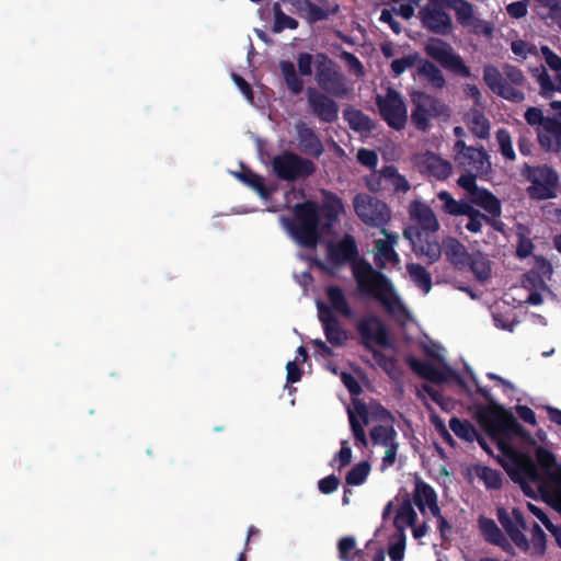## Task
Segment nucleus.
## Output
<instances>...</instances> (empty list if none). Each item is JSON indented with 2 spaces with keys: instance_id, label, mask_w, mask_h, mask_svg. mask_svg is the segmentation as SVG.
<instances>
[{
  "instance_id": "1",
  "label": "nucleus",
  "mask_w": 561,
  "mask_h": 561,
  "mask_svg": "<svg viewBox=\"0 0 561 561\" xmlns=\"http://www.w3.org/2000/svg\"><path fill=\"white\" fill-rule=\"evenodd\" d=\"M343 210L336 196L327 197L322 204L313 201L298 203L293 209V219L287 228L293 239L305 249H314L323 236L330 234Z\"/></svg>"
},
{
  "instance_id": "2",
  "label": "nucleus",
  "mask_w": 561,
  "mask_h": 561,
  "mask_svg": "<svg viewBox=\"0 0 561 561\" xmlns=\"http://www.w3.org/2000/svg\"><path fill=\"white\" fill-rule=\"evenodd\" d=\"M364 425L369 427L373 445L385 449L381 470L392 467L397 459L399 444L391 415L375 402L366 403L353 399V436L358 444L367 446Z\"/></svg>"
},
{
  "instance_id": "3",
  "label": "nucleus",
  "mask_w": 561,
  "mask_h": 561,
  "mask_svg": "<svg viewBox=\"0 0 561 561\" xmlns=\"http://www.w3.org/2000/svg\"><path fill=\"white\" fill-rule=\"evenodd\" d=\"M316 306L327 342L331 346L321 339L312 340L313 355L317 360L324 362V366L329 371L341 377L343 385L351 393V373L344 369L343 360L337 358V353L333 350L346 344L348 332L341 324L339 317L332 314L331 309L327 307L324 301L317 300Z\"/></svg>"
},
{
  "instance_id": "4",
  "label": "nucleus",
  "mask_w": 561,
  "mask_h": 561,
  "mask_svg": "<svg viewBox=\"0 0 561 561\" xmlns=\"http://www.w3.org/2000/svg\"><path fill=\"white\" fill-rule=\"evenodd\" d=\"M353 276L357 280L359 291L378 300L386 311L398 321L405 323L411 319L409 310L391 282L382 274L376 272L369 264L356 260L354 254Z\"/></svg>"
},
{
  "instance_id": "5",
  "label": "nucleus",
  "mask_w": 561,
  "mask_h": 561,
  "mask_svg": "<svg viewBox=\"0 0 561 561\" xmlns=\"http://www.w3.org/2000/svg\"><path fill=\"white\" fill-rule=\"evenodd\" d=\"M536 459L541 468L539 472L529 458L523 459L527 479L536 484L545 501L561 513V463L556 456L543 447L536 449Z\"/></svg>"
},
{
  "instance_id": "6",
  "label": "nucleus",
  "mask_w": 561,
  "mask_h": 561,
  "mask_svg": "<svg viewBox=\"0 0 561 561\" xmlns=\"http://www.w3.org/2000/svg\"><path fill=\"white\" fill-rule=\"evenodd\" d=\"M479 423L488 435L495 440L501 453L507 457H515L511 439L522 433V427L507 412L485 409L479 414Z\"/></svg>"
},
{
  "instance_id": "7",
  "label": "nucleus",
  "mask_w": 561,
  "mask_h": 561,
  "mask_svg": "<svg viewBox=\"0 0 561 561\" xmlns=\"http://www.w3.org/2000/svg\"><path fill=\"white\" fill-rule=\"evenodd\" d=\"M393 523L398 534L390 542L388 553L391 561H402L405 549L404 529L411 527L413 537L420 540L427 534L428 526L427 522L419 523L417 514L409 499H404L398 506Z\"/></svg>"
},
{
  "instance_id": "8",
  "label": "nucleus",
  "mask_w": 561,
  "mask_h": 561,
  "mask_svg": "<svg viewBox=\"0 0 561 561\" xmlns=\"http://www.w3.org/2000/svg\"><path fill=\"white\" fill-rule=\"evenodd\" d=\"M483 81L499 96L511 102L524 101L525 94L520 88L525 84L523 72L514 66L506 65L504 75L493 65L483 68Z\"/></svg>"
},
{
  "instance_id": "9",
  "label": "nucleus",
  "mask_w": 561,
  "mask_h": 561,
  "mask_svg": "<svg viewBox=\"0 0 561 561\" xmlns=\"http://www.w3.org/2000/svg\"><path fill=\"white\" fill-rule=\"evenodd\" d=\"M413 110L411 119L417 129L426 130L435 119H448L449 107L439 99L421 91L411 94Z\"/></svg>"
},
{
  "instance_id": "10",
  "label": "nucleus",
  "mask_w": 561,
  "mask_h": 561,
  "mask_svg": "<svg viewBox=\"0 0 561 561\" xmlns=\"http://www.w3.org/2000/svg\"><path fill=\"white\" fill-rule=\"evenodd\" d=\"M272 168L279 180L288 182L307 179L316 171V165L310 159L291 151H284L275 156L272 160Z\"/></svg>"
},
{
  "instance_id": "11",
  "label": "nucleus",
  "mask_w": 561,
  "mask_h": 561,
  "mask_svg": "<svg viewBox=\"0 0 561 561\" xmlns=\"http://www.w3.org/2000/svg\"><path fill=\"white\" fill-rule=\"evenodd\" d=\"M314 66L316 81L323 91L334 96H343L347 93L345 78L332 59L324 54H317Z\"/></svg>"
},
{
  "instance_id": "12",
  "label": "nucleus",
  "mask_w": 561,
  "mask_h": 561,
  "mask_svg": "<svg viewBox=\"0 0 561 561\" xmlns=\"http://www.w3.org/2000/svg\"><path fill=\"white\" fill-rule=\"evenodd\" d=\"M425 53L445 69L465 78L471 76L470 69L465 65L463 59L443 39L430 38L425 44Z\"/></svg>"
},
{
  "instance_id": "13",
  "label": "nucleus",
  "mask_w": 561,
  "mask_h": 561,
  "mask_svg": "<svg viewBox=\"0 0 561 561\" xmlns=\"http://www.w3.org/2000/svg\"><path fill=\"white\" fill-rule=\"evenodd\" d=\"M428 353L433 357L432 360L422 362L415 358H410V367L417 375L430 381L444 382L449 380L453 376V371L444 363V348L434 346L433 350H428Z\"/></svg>"
},
{
  "instance_id": "14",
  "label": "nucleus",
  "mask_w": 561,
  "mask_h": 561,
  "mask_svg": "<svg viewBox=\"0 0 561 561\" xmlns=\"http://www.w3.org/2000/svg\"><path fill=\"white\" fill-rule=\"evenodd\" d=\"M354 207L358 217L368 226L382 229L391 217L385 203L368 195L358 196Z\"/></svg>"
},
{
  "instance_id": "15",
  "label": "nucleus",
  "mask_w": 561,
  "mask_h": 561,
  "mask_svg": "<svg viewBox=\"0 0 561 561\" xmlns=\"http://www.w3.org/2000/svg\"><path fill=\"white\" fill-rule=\"evenodd\" d=\"M379 111L388 125L397 130L405 126L408 111L401 95L394 90H388L385 96H378Z\"/></svg>"
},
{
  "instance_id": "16",
  "label": "nucleus",
  "mask_w": 561,
  "mask_h": 561,
  "mask_svg": "<svg viewBox=\"0 0 561 561\" xmlns=\"http://www.w3.org/2000/svg\"><path fill=\"white\" fill-rule=\"evenodd\" d=\"M403 234L411 242L417 256L425 259L431 264L440 257L442 245L437 241L435 232H423L408 227Z\"/></svg>"
},
{
  "instance_id": "17",
  "label": "nucleus",
  "mask_w": 561,
  "mask_h": 561,
  "mask_svg": "<svg viewBox=\"0 0 561 561\" xmlns=\"http://www.w3.org/2000/svg\"><path fill=\"white\" fill-rule=\"evenodd\" d=\"M327 250L328 262L316 259L314 265L329 275H335L340 266L351 262V233L345 232L339 242L330 241Z\"/></svg>"
},
{
  "instance_id": "18",
  "label": "nucleus",
  "mask_w": 561,
  "mask_h": 561,
  "mask_svg": "<svg viewBox=\"0 0 561 561\" xmlns=\"http://www.w3.org/2000/svg\"><path fill=\"white\" fill-rule=\"evenodd\" d=\"M497 517L510 536L511 540L523 551L529 549V542L523 530L527 528L526 520L519 508H513L511 513H507L504 508H499Z\"/></svg>"
},
{
  "instance_id": "19",
  "label": "nucleus",
  "mask_w": 561,
  "mask_h": 561,
  "mask_svg": "<svg viewBox=\"0 0 561 561\" xmlns=\"http://www.w3.org/2000/svg\"><path fill=\"white\" fill-rule=\"evenodd\" d=\"M455 149L457 161L468 168L469 171L482 175L486 174L491 169V162L483 149L467 147L461 139L457 140Z\"/></svg>"
},
{
  "instance_id": "20",
  "label": "nucleus",
  "mask_w": 561,
  "mask_h": 561,
  "mask_svg": "<svg viewBox=\"0 0 561 561\" xmlns=\"http://www.w3.org/2000/svg\"><path fill=\"white\" fill-rule=\"evenodd\" d=\"M558 183L557 173L548 167H539L531 172V185L529 195L537 199H547L556 195Z\"/></svg>"
},
{
  "instance_id": "21",
  "label": "nucleus",
  "mask_w": 561,
  "mask_h": 561,
  "mask_svg": "<svg viewBox=\"0 0 561 561\" xmlns=\"http://www.w3.org/2000/svg\"><path fill=\"white\" fill-rule=\"evenodd\" d=\"M447 4L455 11L457 20L462 26L470 27L477 34L492 35V25L474 16L473 8L469 2L465 0H448Z\"/></svg>"
},
{
  "instance_id": "22",
  "label": "nucleus",
  "mask_w": 561,
  "mask_h": 561,
  "mask_svg": "<svg viewBox=\"0 0 561 561\" xmlns=\"http://www.w3.org/2000/svg\"><path fill=\"white\" fill-rule=\"evenodd\" d=\"M306 94L312 113L320 121L332 123L337 118L339 107L333 99L312 87L307 89Z\"/></svg>"
},
{
  "instance_id": "23",
  "label": "nucleus",
  "mask_w": 561,
  "mask_h": 561,
  "mask_svg": "<svg viewBox=\"0 0 561 561\" xmlns=\"http://www.w3.org/2000/svg\"><path fill=\"white\" fill-rule=\"evenodd\" d=\"M413 503L417 506L421 514L424 516L423 522H426L427 515H439L440 508L438 506L437 494L435 490L419 479L415 481Z\"/></svg>"
},
{
  "instance_id": "24",
  "label": "nucleus",
  "mask_w": 561,
  "mask_h": 561,
  "mask_svg": "<svg viewBox=\"0 0 561 561\" xmlns=\"http://www.w3.org/2000/svg\"><path fill=\"white\" fill-rule=\"evenodd\" d=\"M409 214L414 222L411 227L423 232H436L439 229L438 219L433 209L423 202L414 201L410 204Z\"/></svg>"
},
{
  "instance_id": "25",
  "label": "nucleus",
  "mask_w": 561,
  "mask_h": 561,
  "mask_svg": "<svg viewBox=\"0 0 561 561\" xmlns=\"http://www.w3.org/2000/svg\"><path fill=\"white\" fill-rule=\"evenodd\" d=\"M423 25L437 34H447L451 30V18L445 12L444 5H425L420 10Z\"/></svg>"
},
{
  "instance_id": "26",
  "label": "nucleus",
  "mask_w": 561,
  "mask_h": 561,
  "mask_svg": "<svg viewBox=\"0 0 561 561\" xmlns=\"http://www.w3.org/2000/svg\"><path fill=\"white\" fill-rule=\"evenodd\" d=\"M414 162L422 173L430 174L439 180L448 178L451 173L450 163L433 152H425L415 156Z\"/></svg>"
},
{
  "instance_id": "27",
  "label": "nucleus",
  "mask_w": 561,
  "mask_h": 561,
  "mask_svg": "<svg viewBox=\"0 0 561 561\" xmlns=\"http://www.w3.org/2000/svg\"><path fill=\"white\" fill-rule=\"evenodd\" d=\"M381 233L385 236V239H377L375 241L374 250L376 263L381 267L388 264L399 263V255L394 251L399 236L387 231L385 228L381 229Z\"/></svg>"
},
{
  "instance_id": "28",
  "label": "nucleus",
  "mask_w": 561,
  "mask_h": 561,
  "mask_svg": "<svg viewBox=\"0 0 561 561\" xmlns=\"http://www.w3.org/2000/svg\"><path fill=\"white\" fill-rule=\"evenodd\" d=\"M537 137L542 148L548 151L561 150V123L554 118H547L543 125L537 127Z\"/></svg>"
},
{
  "instance_id": "29",
  "label": "nucleus",
  "mask_w": 561,
  "mask_h": 561,
  "mask_svg": "<svg viewBox=\"0 0 561 561\" xmlns=\"http://www.w3.org/2000/svg\"><path fill=\"white\" fill-rule=\"evenodd\" d=\"M359 333L368 346L387 344V333L380 322L375 317L367 318L359 323Z\"/></svg>"
},
{
  "instance_id": "30",
  "label": "nucleus",
  "mask_w": 561,
  "mask_h": 561,
  "mask_svg": "<svg viewBox=\"0 0 561 561\" xmlns=\"http://www.w3.org/2000/svg\"><path fill=\"white\" fill-rule=\"evenodd\" d=\"M325 294L329 301L325 304L327 307L331 309L332 314L351 318V305L348 304L347 298L340 286H328L325 288Z\"/></svg>"
},
{
  "instance_id": "31",
  "label": "nucleus",
  "mask_w": 561,
  "mask_h": 561,
  "mask_svg": "<svg viewBox=\"0 0 561 561\" xmlns=\"http://www.w3.org/2000/svg\"><path fill=\"white\" fill-rule=\"evenodd\" d=\"M479 528L486 541L501 547L505 551H511L510 542L493 519L481 516Z\"/></svg>"
},
{
  "instance_id": "32",
  "label": "nucleus",
  "mask_w": 561,
  "mask_h": 561,
  "mask_svg": "<svg viewBox=\"0 0 561 561\" xmlns=\"http://www.w3.org/2000/svg\"><path fill=\"white\" fill-rule=\"evenodd\" d=\"M298 141L302 152L319 157L323 152V146L314 130L306 125L298 127Z\"/></svg>"
},
{
  "instance_id": "33",
  "label": "nucleus",
  "mask_w": 561,
  "mask_h": 561,
  "mask_svg": "<svg viewBox=\"0 0 561 561\" xmlns=\"http://www.w3.org/2000/svg\"><path fill=\"white\" fill-rule=\"evenodd\" d=\"M465 123L474 136L481 139L489 137L490 122L481 111L470 110L465 116Z\"/></svg>"
},
{
  "instance_id": "34",
  "label": "nucleus",
  "mask_w": 561,
  "mask_h": 561,
  "mask_svg": "<svg viewBox=\"0 0 561 561\" xmlns=\"http://www.w3.org/2000/svg\"><path fill=\"white\" fill-rule=\"evenodd\" d=\"M471 202L490 215L497 217L501 215V203L500 201L488 190L478 188L471 196Z\"/></svg>"
},
{
  "instance_id": "35",
  "label": "nucleus",
  "mask_w": 561,
  "mask_h": 561,
  "mask_svg": "<svg viewBox=\"0 0 561 561\" xmlns=\"http://www.w3.org/2000/svg\"><path fill=\"white\" fill-rule=\"evenodd\" d=\"M442 251L453 264H463L467 259L466 247L456 238L447 237L443 240Z\"/></svg>"
},
{
  "instance_id": "36",
  "label": "nucleus",
  "mask_w": 561,
  "mask_h": 561,
  "mask_svg": "<svg viewBox=\"0 0 561 561\" xmlns=\"http://www.w3.org/2000/svg\"><path fill=\"white\" fill-rule=\"evenodd\" d=\"M279 68L288 90L295 95L301 93L304 90V81L297 75L295 65L289 60H282Z\"/></svg>"
},
{
  "instance_id": "37",
  "label": "nucleus",
  "mask_w": 561,
  "mask_h": 561,
  "mask_svg": "<svg viewBox=\"0 0 561 561\" xmlns=\"http://www.w3.org/2000/svg\"><path fill=\"white\" fill-rule=\"evenodd\" d=\"M437 197L443 203V209L453 216H463L471 211V205L467 201H456L447 191H440Z\"/></svg>"
},
{
  "instance_id": "38",
  "label": "nucleus",
  "mask_w": 561,
  "mask_h": 561,
  "mask_svg": "<svg viewBox=\"0 0 561 561\" xmlns=\"http://www.w3.org/2000/svg\"><path fill=\"white\" fill-rule=\"evenodd\" d=\"M449 427L455 433V435L467 442H473L474 439H478L481 447L486 450L484 440L478 437L476 428L469 422L453 417L449 422Z\"/></svg>"
},
{
  "instance_id": "39",
  "label": "nucleus",
  "mask_w": 561,
  "mask_h": 561,
  "mask_svg": "<svg viewBox=\"0 0 561 561\" xmlns=\"http://www.w3.org/2000/svg\"><path fill=\"white\" fill-rule=\"evenodd\" d=\"M417 75L435 88H442L445 84L442 71L428 60L419 59Z\"/></svg>"
},
{
  "instance_id": "40",
  "label": "nucleus",
  "mask_w": 561,
  "mask_h": 561,
  "mask_svg": "<svg viewBox=\"0 0 561 561\" xmlns=\"http://www.w3.org/2000/svg\"><path fill=\"white\" fill-rule=\"evenodd\" d=\"M407 270L412 282L419 286L424 294H428L432 288L431 274L420 264L410 263L407 265Z\"/></svg>"
},
{
  "instance_id": "41",
  "label": "nucleus",
  "mask_w": 561,
  "mask_h": 561,
  "mask_svg": "<svg viewBox=\"0 0 561 561\" xmlns=\"http://www.w3.org/2000/svg\"><path fill=\"white\" fill-rule=\"evenodd\" d=\"M273 14H274V24L272 31L274 33H280L284 30H296L298 27V21L287 14H285L282 10L280 3L275 2L273 4Z\"/></svg>"
},
{
  "instance_id": "42",
  "label": "nucleus",
  "mask_w": 561,
  "mask_h": 561,
  "mask_svg": "<svg viewBox=\"0 0 561 561\" xmlns=\"http://www.w3.org/2000/svg\"><path fill=\"white\" fill-rule=\"evenodd\" d=\"M236 175L240 181L257 192L260 196L266 197L268 195L264 179L261 175L254 173L252 170L242 168V171Z\"/></svg>"
},
{
  "instance_id": "43",
  "label": "nucleus",
  "mask_w": 561,
  "mask_h": 561,
  "mask_svg": "<svg viewBox=\"0 0 561 561\" xmlns=\"http://www.w3.org/2000/svg\"><path fill=\"white\" fill-rule=\"evenodd\" d=\"M471 270L479 280H486L492 272L491 261L481 253L474 254L471 261Z\"/></svg>"
},
{
  "instance_id": "44",
  "label": "nucleus",
  "mask_w": 561,
  "mask_h": 561,
  "mask_svg": "<svg viewBox=\"0 0 561 561\" xmlns=\"http://www.w3.org/2000/svg\"><path fill=\"white\" fill-rule=\"evenodd\" d=\"M534 75L540 87L541 95L550 98L554 92H557L558 81L556 80V82H553L551 80V77L545 67L536 68L534 70Z\"/></svg>"
},
{
  "instance_id": "45",
  "label": "nucleus",
  "mask_w": 561,
  "mask_h": 561,
  "mask_svg": "<svg viewBox=\"0 0 561 561\" xmlns=\"http://www.w3.org/2000/svg\"><path fill=\"white\" fill-rule=\"evenodd\" d=\"M298 9L306 13L309 22H319L329 18V12L311 0H302L299 2Z\"/></svg>"
},
{
  "instance_id": "46",
  "label": "nucleus",
  "mask_w": 561,
  "mask_h": 561,
  "mask_svg": "<svg viewBox=\"0 0 561 561\" xmlns=\"http://www.w3.org/2000/svg\"><path fill=\"white\" fill-rule=\"evenodd\" d=\"M474 471L477 477L484 482L486 488L499 489L501 486L502 480L499 471L485 466H477Z\"/></svg>"
},
{
  "instance_id": "47",
  "label": "nucleus",
  "mask_w": 561,
  "mask_h": 561,
  "mask_svg": "<svg viewBox=\"0 0 561 561\" xmlns=\"http://www.w3.org/2000/svg\"><path fill=\"white\" fill-rule=\"evenodd\" d=\"M463 216H467L465 228L472 233L481 232L483 224L489 221L485 215L474 209L472 206L471 211L466 213Z\"/></svg>"
},
{
  "instance_id": "48",
  "label": "nucleus",
  "mask_w": 561,
  "mask_h": 561,
  "mask_svg": "<svg viewBox=\"0 0 561 561\" xmlns=\"http://www.w3.org/2000/svg\"><path fill=\"white\" fill-rule=\"evenodd\" d=\"M496 140L501 153L508 160L515 159V151L513 149V141L510 133L506 129H499L496 131Z\"/></svg>"
},
{
  "instance_id": "49",
  "label": "nucleus",
  "mask_w": 561,
  "mask_h": 561,
  "mask_svg": "<svg viewBox=\"0 0 561 561\" xmlns=\"http://www.w3.org/2000/svg\"><path fill=\"white\" fill-rule=\"evenodd\" d=\"M511 49L518 59H526L530 55H535L537 48L534 44H530L524 39L516 38L511 43Z\"/></svg>"
},
{
  "instance_id": "50",
  "label": "nucleus",
  "mask_w": 561,
  "mask_h": 561,
  "mask_svg": "<svg viewBox=\"0 0 561 561\" xmlns=\"http://www.w3.org/2000/svg\"><path fill=\"white\" fill-rule=\"evenodd\" d=\"M385 179L389 180L390 184L397 190L407 192L410 187L404 176L400 175L393 167H387L382 171Z\"/></svg>"
},
{
  "instance_id": "51",
  "label": "nucleus",
  "mask_w": 561,
  "mask_h": 561,
  "mask_svg": "<svg viewBox=\"0 0 561 561\" xmlns=\"http://www.w3.org/2000/svg\"><path fill=\"white\" fill-rule=\"evenodd\" d=\"M419 59L420 58L417 54H411L400 59H394L391 62V69L397 76H399L407 69L413 67L419 61Z\"/></svg>"
},
{
  "instance_id": "52",
  "label": "nucleus",
  "mask_w": 561,
  "mask_h": 561,
  "mask_svg": "<svg viewBox=\"0 0 561 561\" xmlns=\"http://www.w3.org/2000/svg\"><path fill=\"white\" fill-rule=\"evenodd\" d=\"M371 470L370 462L367 460L360 461L353 467V485L363 484L368 478Z\"/></svg>"
},
{
  "instance_id": "53",
  "label": "nucleus",
  "mask_w": 561,
  "mask_h": 561,
  "mask_svg": "<svg viewBox=\"0 0 561 561\" xmlns=\"http://www.w3.org/2000/svg\"><path fill=\"white\" fill-rule=\"evenodd\" d=\"M339 463V468L345 467L348 463H351V447L348 446L347 440H342L341 443V449L335 455L333 460L331 461V466H335Z\"/></svg>"
},
{
  "instance_id": "54",
  "label": "nucleus",
  "mask_w": 561,
  "mask_h": 561,
  "mask_svg": "<svg viewBox=\"0 0 561 561\" xmlns=\"http://www.w3.org/2000/svg\"><path fill=\"white\" fill-rule=\"evenodd\" d=\"M540 50L548 67L553 71H561V57L554 54L548 46H541Z\"/></svg>"
},
{
  "instance_id": "55",
  "label": "nucleus",
  "mask_w": 561,
  "mask_h": 561,
  "mask_svg": "<svg viewBox=\"0 0 561 561\" xmlns=\"http://www.w3.org/2000/svg\"><path fill=\"white\" fill-rule=\"evenodd\" d=\"M389 9L393 12V14L399 15L405 20H409L414 15L412 3H407V1H397Z\"/></svg>"
},
{
  "instance_id": "56",
  "label": "nucleus",
  "mask_w": 561,
  "mask_h": 561,
  "mask_svg": "<svg viewBox=\"0 0 561 561\" xmlns=\"http://www.w3.org/2000/svg\"><path fill=\"white\" fill-rule=\"evenodd\" d=\"M339 484L340 479L334 474H330L319 481L318 488L321 493L331 494L337 489Z\"/></svg>"
},
{
  "instance_id": "57",
  "label": "nucleus",
  "mask_w": 561,
  "mask_h": 561,
  "mask_svg": "<svg viewBox=\"0 0 561 561\" xmlns=\"http://www.w3.org/2000/svg\"><path fill=\"white\" fill-rule=\"evenodd\" d=\"M547 118L538 107H529L525 113V119L531 126L540 127Z\"/></svg>"
},
{
  "instance_id": "58",
  "label": "nucleus",
  "mask_w": 561,
  "mask_h": 561,
  "mask_svg": "<svg viewBox=\"0 0 561 561\" xmlns=\"http://www.w3.org/2000/svg\"><path fill=\"white\" fill-rule=\"evenodd\" d=\"M313 57L308 53H301L298 56L297 65L301 76H310L312 73Z\"/></svg>"
},
{
  "instance_id": "59",
  "label": "nucleus",
  "mask_w": 561,
  "mask_h": 561,
  "mask_svg": "<svg viewBox=\"0 0 561 561\" xmlns=\"http://www.w3.org/2000/svg\"><path fill=\"white\" fill-rule=\"evenodd\" d=\"M358 161L368 168H375L378 162V157L375 151L367 150V149H360L357 153Z\"/></svg>"
},
{
  "instance_id": "60",
  "label": "nucleus",
  "mask_w": 561,
  "mask_h": 561,
  "mask_svg": "<svg viewBox=\"0 0 561 561\" xmlns=\"http://www.w3.org/2000/svg\"><path fill=\"white\" fill-rule=\"evenodd\" d=\"M506 12L514 19L524 18L527 14V4L525 1H516L506 5Z\"/></svg>"
},
{
  "instance_id": "61",
  "label": "nucleus",
  "mask_w": 561,
  "mask_h": 561,
  "mask_svg": "<svg viewBox=\"0 0 561 561\" xmlns=\"http://www.w3.org/2000/svg\"><path fill=\"white\" fill-rule=\"evenodd\" d=\"M533 546L537 553H542L545 551V533L542 529L535 524L533 527Z\"/></svg>"
},
{
  "instance_id": "62",
  "label": "nucleus",
  "mask_w": 561,
  "mask_h": 561,
  "mask_svg": "<svg viewBox=\"0 0 561 561\" xmlns=\"http://www.w3.org/2000/svg\"><path fill=\"white\" fill-rule=\"evenodd\" d=\"M371 126L373 123L366 115L353 111V130H369Z\"/></svg>"
},
{
  "instance_id": "63",
  "label": "nucleus",
  "mask_w": 561,
  "mask_h": 561,
  "mask_svg": "<svg viewBox=\"0 0 561 561\" xmlns=\"http://www.w3.org/2000/svg\"><path fill=\"white\" fill-rule=\"evenodd\" d=\"M394 16H396V14H393V12L390 9L385 8V9H382V11L380 13L379 20L383 23L389 24L391 30L396 34H399L401 32V25L396 21Z\"/></svg>"
},
{
  "instance_id": "64",
  "label": "nucleus",
  "mask_w": 561,
  "mask_h": 561,
  "mask_svg": "<svg viewBox=\"0 0 561 561\" xmlns=\"http://www.w3.org/2000/svg\"><path fill=\"white\" fill-rule=\"evenodd\" d=\"M287 382L295 383L301 379L302 370L295 360H290L286 365Z\"/></svg>"
}]
</instances>
